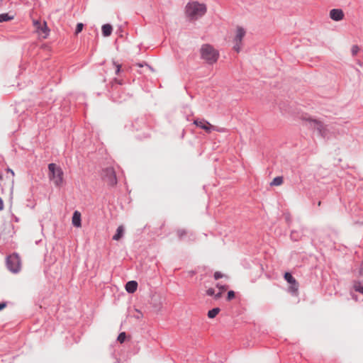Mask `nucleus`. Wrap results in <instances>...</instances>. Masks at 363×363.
<instances>
[{
    "mask_svg": "<svg viewBox=\"0 0 363 363\" xmlns=\"http://www.w3.org/2000/svg\"><path fill=\"white\" fill-rule=\"evenodd\" d=\"M186 14L191 20H196L206 13V6L196 1L189 2L186 6Z\"/></svg>",
    "mask_w": 363,
    "mask_h": 363,
    "instance_id": "f257e3e1",
    "label": "nucleus"
},
{
    "mask_svg": "<svg viewBox=\"0 0 363 363\" xmlns=\"http://www.w3.org/2000/svg\"><path fill=\"white\" fill-rule=\"evenodd\" d=\"M219 53L213 48V47L208 44L203 45L201 48V57L208 64L213 65L218 59Z\"/></svg>",
    "mask_w": 363,
    "mask_h": 363,
    "instance_id": "f03ea898",
    "label": "nucleus"
},
{
    "mask_svg": "<svg viewBox=\"0 0 363 363\" xmlns=\"http://www.w3.org/2000/svg\"><path fill=\"white\" fill-rule=\"evenodd\" d=\"M49 177L56 186H60L63 183V171L55 163L48 164Z\"/></svg>",
    "mask_w": 363,
    "mask_h": 363,
    "instance_id": "7ed1b4c3",
    "label": "nucleus"
},
{
    "mask_svg": "<svg viewBox=\"0 0 363 363\" xmlns=\"http://www.w3.org/2000/svg\"><path fill=\"white\" fill-rule=\"evenodd\" d=\"M6 265L7 269L12 273H18L21 270V258L18 253L13 252L6 258Z\"/></svg>",
    "mask_w": 363,
    "mask_h": 363,
    "instance_id": "20e7f679",
    "label": "nucleus"
},
{
    "mask_svg": "<svg viewBox=\"0 0 363 363\" xmlns=\"http://www.w3.org/2000/svg\"><path fill=\"white\" fill-rule=\"evenodd\" d=\"M306 121L308 127L313 130H316L320 137L325 138L328 136L326 126L320 121L308 118H306Z\"/></svg>",
    "mask_w": 363,
    "mask_h": 363,
    "instance_id": "39448f33",
    "label": "nucleus"
},
{
    "mask_svg": "<svg viewBox=\"0 0 363 363\" xmlns=\"http://www.w3.org/2000/svg\"><path fill=\"white\" fill-rule=\"evenodd\" d=\"M102 179L110 186H114L117 184L116 172L113 167H107L103 169Z\"/></svg>",
    "mask_w": 363,
    "mask_h": 363,
    "instance_id": "423d86ee",
    "label": "nucleus"
},
{
    "mask_svg": "<svg viewBox=\"0 0 363 363\" xmlns=\"http://www.w3.org/2000/svg\"><path fill=\"white\" fill-rule=\"evenodd\" d=\"M284 279L290 284L289 291L294 294L297 292L298 289V283L296 281V279L293 277L292 274L290 272H285L284 275Z\"/></svg>",
    "mask_w": 363,
    "mask_h": 363,
    "instance_id": "0eeeda50",
    "label": "nucleus"
},
{
    "mask_svg": "<svg viewBox=\"0 0 363 363\" xmlns=\"http://www.w3.org/2000/svg\"><path fill=\"white\" fill-rule=\"evenodd\" d=\"M193 123L208 133H211L212 130H216V126H213L205 119H195Z\"/></svg>",
    "mask_w": 363,
    "mask_h": 363,
    "instance_id": "6e6552de",
    "label": "nucleus"
},
{
    "mask_svg": "<svg viewBox=\"0 0 363 363\" xmlns=\"http://www.w3.org/2000/svg\"><path fill=\"white\" fill-rule=\"evenodd\" d=\"M34 24L36 26L38 30L41 31L42 34H43V38H46L50 33V29L48 27L46 22L43 21L41 23L40 21H35Z\"/></svg>",
    "mask_w": 363,
    "mask_h": 363,
    "instance_id": "1a4fd4ad",
    "label": "nucleus"
},
{
    "mask_svg": "<svg viewBox=\"0 0 363 363\" xmlns=\"http://www.w3.org/2000/svg\"><path fill=\"white\" fill-rule=\"evenodd\" d=\"M330 17L335 21H340L344 18V13L340 9H333L330 11Z\"/></svg>",
    "mask_w": 363,
    "mask_h": 363,
    "instance_id": "9d476101",
    "label": "nucleus"
},
{
    "mask_svg": "<svg viewBox=\"0 0 363 363\" xmlns=\"http://www.w3.org/2000/svg\"><path fill=\"white\" fill-rule=\"evenodd\" d=\"M72 222L74 227L79 228L82 226V216L79 211H75L73 213Z\"/></svg>",
    "mask_w": 363,
    "mask_h": 363,
    "instance_id": "9b49d317",
    "label": "nucleus"
},
{
    "mask_svg": "<svg viewBox=\"0 0 363 363\" xmlns=\"http://www.w3.org/2000/svg\"><path fill=\"white\" fill-rule=\"evenodd\" d=\"M138 282L134 280L128 281L125 285V289L128 294H133L138 289Z\"/></svg>",
    "mask_w": 363,
    "mask_h": 363,
    "instance_id": "f8f14e48",
    "label": "nucleus"
},
{
    "mask_svg": "<svg viewBox=\"0 0 363 363\" xmlns=\"http://www.w3.org/2000/svg\"><path fill=\"white\" fill-rule=\"evenodd\" d=\"M132 126L136 130H139L140 129H143V128H146L145 121L143 118H137L133 123Z\"/></svg>",
    "mask_w": 363,
    "mask_h": 363,
    "instance_id": "ddd939ff",
    "label": "nucleus"
},
{
    "mask_svg": "<svg viewBox=\"0 0 363 363\" xmlns=\"http://www.w3.org/2000/svg\"><path fill=\"white\" fill-rule=\"evenodd\" d=\"M113 31V27L109 23L104 24L101 27L102 35L104 37H108L111 35Z\"/></svg>",
    "mask_w": 363,
    "mask_h": 363,
    "instance_id": "4468645a",
    "label": "nucleus"
},
{
    "mask_svg": "<svg viewBox=\"0 0 363 363\" xmlns=\"http://www.w3.org/2000/svg\"><path fill=\"white\" fill-rule=\"evenodd\" d=\"M245 29L242 27H238L237 28V33H236V35L234 38V41L242 43V40L243 37L245 36Z\"/></svg>",
    "mask_w": 363,
    "mask_h": 363,
    "instance_id": "2eb2a0df",
    "label": "nucleus"
},
{
    "mask_svg": "<svg viewBox=\"0 0 363 363\" xmlns=\"http://www.w3.org/2000/svg\"><path fill=\"white\" fill-rule=\"evenodd\" d=\"M124 234V228L122 225L118 226L116 229L115 235L113 236V240H119Z\"/></svg>",
    "mask_w": 363,
    "mask_h": 363,
    "instance_id": "dca6fc26",
    "label": "nucleus"
},
{
    "mask_svg": "<svg viewBox=\"0 0 363 363\" xmlns=\"http://www.w3.org/2000/svg\"><path fill=\"white\" fill-rule=\"evenodd\" d=\"M302 232L298 230H292L290 234V238L293 241H298L301 238Z\"/></svg>",
    "mask_w": 363,
    "mask_h": 363,
    "instance_id": "f3484780",
    "label": "nucleus"
},
{
    "mask_svg": "<svg viewBox=\"0 0 363 363\" xmlns=\"http://www.w3.org/2000/svg\"><path fill=\"white\" fill-rule=\"evenodd\" d=\"M13 16L9 15L8 13H0V23L8 22L13 20Z\"/></svg>",
    "mask_w": 363,
    "mask_h": 363,
    "instance_id": "a211bd4d",
    "label": "nucleus"
},
{
    "mask_svg": "<svg viewBox=\"0 0 363 363\" xmlns=\"http://www.w3.org/2000/svg\"><path fill=\"white\" fill-rule=\"evenodd\" d=\"M220 311L219 308H213L208 311L207 315L209 318H214L218 314Z\"/></svg>",
    "mask_w": 363,
    "mask_h": 363,
    "instance_id": "6ab92c4d",
    "label": "nucleus"
},
{
    "mask_svg": "<svg viewBox=\"0 0 363 363\" xmlns=\"http://www.w3.org/2000/svg\"><path fill=\"white\" fill-rule=\"evenodd\" d=\"M354 289L356 291H358L363 294V281H357L354 282Z\"/></svg>",
    "mask_w": 363,
    "mask_h": 363,
    "instance_id": "aec40b11",
    "label": "nucleus"
},
{
    "mask_svg": "<svg viewBox=\"0 0 363 363\" xmlns=\"http://www.w3.org/2000/svg\"><path fill=\"white\" fill-rule=\"evenodd\" d=\"M283 183V177H276L271 182V186H279Z\"/></svg>",
    "mask_w": 363,
    "mask_h": 363,
    "instance_id": "412c9836",
    "label": "nucleus"
},
{
    "mask_svg": "<svg viewBox=\"0 0 363 363\" xmlns=\"http://www.w3.org/2000/svg\"><path fill=\"white\" fill-rule=\"evenodd\" d=\"M125 339H126V333L125 332H122V333H119V335L117 337V340L121 343L124 342Z\"/></svg>",
    "mask_w": 363,
    "mask_h": 363,
    "instance_id": "4be33fe9",
    "label": "nucleus"
},
{
    "mask_svg": "<svg viewBox=\"0 0 363 363\" xmlns=\"http://www.w3.org/2000/svg\"><path fill=\"white\" fill-rule=\"evenodd\" d=\"M83 28H84V24L82 23H78L77 24L75 31H74L75 35H78L79 33H81L82 30H83Z\"/></svg>",
    "mask_w": 363,
    "mask_h": 363,
    "instance_id": "5701e85b",
    "label": "nucleus"
},
{
    "mask_svg": "<svg viewBox=\"0 0 363 363\" xmlns=\"http://www.w3.org/2000/svg\"><path fill=\"white\" fill-rule=\"evenodd\" d=\"M235 296V293L230 290V291H228V294H227V300L228 301H231L232 299H233Z\"/></svg>",
    "mask_w": 363,
    "mask_h": 363,
    "instance_id": "b1692460",
    "label": "nucleus"
},
{
    "mask_svg": "<svg viewBox=\"0 0 363 363\" xmlns=\"http://www.w3.org/2000/svg\"><path fill=\"white\" fill-rule=\"evenodd\" d=\"M359 48L357 45H353L351 49L352 55L353 56L356 55L357 54V52H359Z\"/></svg>",
    "mask_w": 363,
    "mask_h": 363,
    "instance_id": "393cba45",
    "label": "nucleus"
},
{
    "mask_svg": "<svg viewBox=\"0 0 363 363\" xmlns=\"http://www.w3.org/2000/svg\"><path fill=\"white\" fill-rule=\"evenodd\" d=\"M186 234V232L184 229H179L177 230V235L180 239H182Z\"/></svg>",
    "mask_w": 363,
    "mask_h": 363,
    "instance_id": "a878e982",
    "label": "nucleus"
},
{
    "mask_svg": "<svg viewBox=\"0 0 363 363\" xmlns=\"http://www.w3.org/2000/svg\"><path fill=\"white\" fill-rule=\"evenodd\" d=\"M223 277V274L220 272H216L213 275V277L216 280L221 279Z\"/></svg>",
    "mask_w": 363,
    "mask_h": 363,
    "instance_id": "bb28decb",
    "label": "nucleus"
},
{
    "mask_svg": "<svg viewBox=\"0 0 363 363\" xmlns=\"http://www.w3.org/2000/svg\"><path fill=\"white\" fill-rule=\"evenodd\" d=\"M240 45H241V43H239V42H235V45H234V50L237 52H239L240 50Z\"/></svg>",
    "mask_w": 363,
    "mask_h": 363,
    "instance_id": "cd10ccee",
    "label": "nucleus"
},
{
    "mask_svg": "<svg viewBox=\"0 0 363 363\" xmlns=\"http://www.w3.org/2000/svg\"><path fill=\"white\" fill-rule=\"evenodd\" d=\"M214 294H215V290H214V289H213V288H209V289L206 291V294H207L208 296H213V295H214Z\"/></svg>",
    "mask_w": 363,
    "mask_h": 363,
    "instance_id": "c85d7f7f",
    "label": "nucleus"
},
{
    "mask_svg": "<svg viewBox=\"0 0 363 363\" xmlns=\"http://www.w3.org/2000/svg\"><path fill=\"white\" fill-rule=\"evenodd\" d=\"M150 136V134L148 133H144L143 136H141L140 135H136V138L139 140H142L143 138H148Z\"/></svg>",
    "mask_w": 363,
    "mask_h": 363,
    "instance_id": "c756f323",
    "label": "nucleus"
},
{
    "mask_svg": "<svg viewBox=\"0 0 363 363\" xmlns=\"http://www.w3.org/2000/svg\"><path fill=\"white\" fill-rule=\"evenodd\" d=\"M121 66L120 65H116V74H118L121 72Z\"/></svg>",
    "mask_w": 363,
    "mask_h": 363,
    "instance_id": "7c9ffc66",
    "label": "nucleus"
},
{
    "mask_svg": "<svg viewBox=\"0 0 363 363\" xmlns=\"http://www.w3.org/2000/svg\"><path fill=\"white\" fill-rule=\"evenodd\" d=\"M359 276L363 277V263L361 264V266L359 267Z\"/></svg>",
    "mask_w": 363,
    "mask_h": 363,
    "instance_id": "2f4dec72",
    "label": "nucleus"
},
{
    "mask_svg": "<svg viewBox=\"0 0 363 363\" xmlns=\"http://www.w3.org/2000/svg\"><path fill=\"white\" fill-rule=\"evenodd\" d=\"M6 306V302H0V311L3 310Z\"/></svg>",
    "mask_w": 363,
    "mask_h": 363,
    "instance_id": "473e14b6",
    "label": "nucleus"
},
{
    "mask_svg": "<svg viewBox=\"0 0 363 363\" xmlns=\"http://www.w3.org/2000/svg\"><path fill=\"white\" fill-rule=\"evenodd\" d=\"M4 209V201L0 197V211Z\"/></svg>",
    "mask_w": 363,
    "mask_h": 363,
    "instance_id": "72a5a7b5",
    "label": "nucleus"
},
{
    "mask_svg": "<svg viewBox=\"0 0 363 363\" xmlns=\"http://www.w3.org/2000/svg\"><path fill=\"white\" fill-rule=\"evenodd\" d=\"M114 83H116L118 84V85H121L122 84V81L120 80V79H114Z\"/></svg>",
    "mask_w": 363,
    "mask_h": 363,
    "instance_id": "f704fd0d",
    "label": "nucleus"
},
{
    "mask_svg": "<svg viewBox=\"0 0 363 363\" xmlns=\"http://www.w3.org/2000/svg\"><path fill=\"white\" fill-rule=\"evenodd\" d=\"M285 219L286 220L287 223H289L291 221V217H290V215L288 214V215H286L285 216Z\"/></svg>",
    "mask_w": 363,
    "mask_h": 363,
    "instance_id": "c9c22d12",
    "label": "nucleus"
},
{
    "mask_svg": "<svg viewBox=\"0 0 363 363\" xmlns=\"http://www.w3.org/2000/svg\"><path fill=\"white\" fill-rule=\"evenodd\" d=\"M6 172L11 173L13 177L14 176V172L11 169L8 167Z\"/></svg>",
    "mask_w": 363,
    "mask_h": 363,
    "instance_id": "e433bc0d",
    "label": "nucleus"
},
{
    "mask_svg": "<svg viewBox=\"0 0 363 363\" xmlns=\"http://www.w3.org/2000/svg\"><path fill=\"white\" fill-rule=\"evenodd\" d=\"M221 296V292H218L216 294H215V298L218 299Z\"/></svg>",
    "mask_w": 363,
    "mask_h": 363,
    "instance_id": "4c0bfd02",
    "label": "nucleus"
},
{
    "mask_svg": "<svg viewBox=\"0 0 363 363\" xmlns=\"http://www.w3.org/2000/svg\"><path fill=\"white\" fill-rule=\"evenodd\" d=\"M216 131H218V132H223L224 131V129L223 128H218L216 127Z\"/></svg>",
    "mask_w": 363,
    "mask_h": 363,
    "instance_id": "58836bf2",
    "label": "nucleus"
},
{
    "mask_svg": "<svg viewBox=\"0 0 363 363\" xmlns=\"http://www.w3.org/2000/svg\"><path fill=\"white\" fill-rule=\"evenodd\" d=\"M217 287H218V288H220V289H225V286H220V284H217Z\"/></svg>",
    "mask_w": 363,
    "mask_h": 363,
    "instance_id": "ea45409f",
    "label": "nucleus"
},
{
    "mask_svg": "<svg viewBox=\"0 0 363 363\" xmlns=\"http://www.w3.org/2000/svg\"><path fill=\"white\" fill-rule=\"evenodd\" d=\"M111 88L113 90H115V89H116L117 87L115 84L112 83Z\"/></svg>",
    "mask_w": 363,
    "mask_h": 363,
    "instance_id": "a19ab883",
    "label": "nucleus"
},
{
    "mask_svg": "<svg viewBox=\"0 0 363 363\" xmlns=\"http://www.w3.org/2000/svg\"><path fill=\"white\" fill-rule=\"evenodd\" d=\"M14 220H15L16 222H18V218L14 217Z\"/></svg>",
    "mask_w": 363,
    "mask_h": 363,
    "instance_id": "79ce46f5",
    "label": "nucleus"
},
{
    "mask_svg": "<svg viewBox=\"0 0 363 363\" xmlns=\"http://www.w3.org/2000/svg\"><path fill=\"white\" fill-rule=\"evenodd\" d=\"M320 204H321V201H319L318 202V206H320Z\"/></svg>",
    "mask_w": 363,
    "mask_h": 363,
    "instance_id": "37998d69",
    "label": "nucleus"
},
{
    "mask_svg": "<svg viewBox=\"0 0 363 363\" xmlns=\"http://www.w3.org/2000/svg\"><path fill=\"white\" fill-rule=\"evenodd\" d=\"M118 30H119V32H121V31H122V28H121V27H120V28H118Z\"/></svg>",
    "mask_w": 363,
    "mask_h": 363,
    "instance_id": "c03bdc74",
    "label": "nucleus"
}]
</instances>
